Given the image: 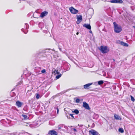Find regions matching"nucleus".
<instances>
[{
	"label": "nucleus",
	"mask_w": 135,
	"mask_h": 135,
	"mask_svg": "<svg viewBox=\"0 0 135 135\" xmlns=\"http://www.w3.org/2000/svg\"><path fill=\"white\" fill-rule=\"evenodd\" d=\"M55 96H53L51 98H52V99H54L55 98Z\"/></svg>",
	"instance_id": "31"
},
{
	"label": "nucleus",
	"mask_w": 135,
	"mask_h": 135,
	"mask_svg": "<svg viewBox=\"0 0 135 135\" xmlns=\"http://www.w3.org/2000/svg\"><path fill=\"white\" fill-rule=\"evenodd\" d=\"M121 44L122 45H123L125 46L128 47V44L125 43L122 41L121 42Z\"/></svg>",
	"instance_id": "14"
},
{
	"label": "nucleus",
	"mask_w": 135,
	"mask_h": 135,
	"mask_svg": "<svg viewBox=\"0 0 135 135\" xmlns=\"http://www.w3.org/2000/svg\"><path fill=\"white\" fill-rule=\"evenodd\" d=\"M118 131L119 132H120L121 133H123L124 132L123 129L121 128H119L118 129Z\"/></svg>",
	"instance_id": "16"
},
{
	"label": "nucleus",
	"mask_w": 135,
	"mask_h": 135,
	"mask_svg": "<svg viewBox=\"0 0 135 135\" xmlns=\"http://www.w3.org/2000/svg\"><path fill=\"white\" fill-rule=\"evenodd\" d=\"M69 9L70 12L74 14L77 13L78 11V10L74 8L73 7H71L69 8Z\"/></svg>",
	"instance_id": "3"
},
{
	"label": "nucleus",
	"mask_w": 135,
	"mask_h": 135,
	"mask_svg": "<svg viewBox=\"0 0 135 135\" xmlns=\"http://www.w3.org/2000/svg\"><path fill=\"white\" fill-rule=\"evenodd\" d=\"M17 106L18 108L20 107L23 104V103L19 101H17L16 103Z\"/></svg>",
	"instance_id": "7"
},
{
	"label": "nucleus",
	"mask_w": 135,
	"mask_h": 135,
	"mask_svg": "<svg viewBox=\"0 0 135 135\" xmlns=\"http://www.w3.org/2000/svg\"><path fill=\"white\" fill-rule=\"evenodd\" d=\"M61 75L62 74H61L58 75L56 76V78L57 79H59L61 76Z\"/></svg>",
	"instance_id": "22"
},
{
	"label": "nucleus",
	"mask_w": 135,
	"mask_h": 135,
	"mask_svg": "<svg viewBox=\"0 0 135 135\" xmlns=\"http://www.w3.org/2000/svg\"><path fill=\"white\" fill-rule=\"evenodd\" d=\"M78 126H80V127H82V126H83L82 125H79V124H78Z\"/></svg>",
	"instance_id": "30"
},
{
	"label": "nucleus",
	"mask_w": 135,
	"mask_h": 135,
	"mask_svg": "<svg viewBox=\"0 0 135 135\" xmlns=\"http://www.w3.org/2000/svg\"><path fill=\"white\" fill-rule=\"evenodd\" d=\"M83 106L85 109L88 110L90 109V107L88 104L85 102H83Z\"/></svg>",
	"instance_id": "6"
},
{
	"label": "nucleus",
	"mask_w": 135,
	"mask_h": 135,
	"mask_svg": "<svg viewBox=\"0 0 135 135\" xmlns=\"http://www.w3.org/2000/svg\"><path fill=\"white\" fill-rule=\"evenodd\" d=\"M114 118L117 120L120 119V117L118 115L115 114L114 115Z\"/></svg>",
	"instance_id": "12"
},
{
	"label": "nucleus",
	"mask_w": 135,
	"mask_h": 135,
	"mask_svg": "<svg viewBox=\"0 0 135 135\" xmlns=\"http://www.w3.org/2000/svg\"><path fill=\"white\" fill-rule=\"evenodd\" d=\"M79 34V32H77L76 33V34L77 35H78Z\"/></svg>",
	"instance_id": "32"
},
{
	"label": "nucleus",
	"mask_w": 135,
	"mask_h": 135,
	"mask_svg": "<svg viewBox=\"0 0 135 135\" xmlns=\"http://www.w3.org/2000/svg\"><path fill=\"white\" fill-rule=\"evenodd\" d=\"M28 28V25L27 23L25 24V26L24 27V28L25 29H27Z\"/></svg>",
	"instance_id": "21"
},
{
	"label": "nucleus",
	"mask_w": 135,
	"mask_h": 135,
	"mask_svg": "<svg viewBox=\"0 0 135 135\" xmlns=\"http://www.w3.org/2000/svg\"><path fill=\"white\" fill-rule=\"evenodd\" d=\"M83 26L88 29L90 30L91 28V26L89 24H85Z\"/></svg>",
	"instance_id": "11"
},
{
	"label": "nucleus",
	"mask_w": 135,
	"mask_h": 135,
	"mask_svg": "<svg viewBox=\"0 0 135 135\" xmlns=\"http://www.w3.org/2000/svg\"><path fill=\"white\" fill-rule=\"evenodd\" d=\"M36 98L37 99H38L40 98L41 97L40 95L38 94V93L36 94Z\"/></svg>",
	"instance_id": "20"
},
{
	"label": "nucleus",
	"mask_w": 135,
	"mask_h": 135,
	"mask_svg": "<svg viewBox=\"0 0 135 135\" xmlns=\"http://www.w3.org/2000/svg\"><path fill=\"white\" fill-rule=\"evenodd\" d=\"M130 96L131 98V100L133 102H134L135 101V99L131 95Z\"/></svg>",
	"instance_id": "24"
},
{
	"label": "nucleus",
	"mask_w": 135,
	"mask_h": 135,
	"mask_svg": "<svg viewBox=\"0 0 135 135\" xmlns=\"http://www.w3.org/2000/svg\"><path fill=\"white\" fill-rule=\"evenodd\" d=\"M90 33H92V32L91 31H90Z\"/></svg>",
	"instance_id": "33"
},
{
	"label": "nucleus",
	"mask_w": 135,
	"mask_h": 135,
	"mask_svg": "<svg viewBox=\"0 0 135 135\" xmlns=\"http://www.w3.org/2000/svg\"><path fill=\"white\" fill-rule=\"evenodd\" d=\"M48 12L46 11H44L41 12V13L40 16L42 18L47 15Z\"/></svg>",
	"instance_id": "8"
},
{
	"label": "nucleus",
	"mask_w": 135,
	"mask_h": 135,
	"mask_svg": "<svg viewBox=\"0 0 135 135\" xmlns=\"http://www.w3.org/2000/svg\"><path fill=\"white\" fill-rule=\"evenodd\" d=\"M96 115L97 116H98V115Z\"/></svg>",
	"instance_id": "35"
},
{
	"label": "nucleus",
	"mask_w": 135,
	"mask_h": 135,
	"mask_svg": "<svg viewBox=\"0 0 135 135\" xmlns=\"http://www.w3.org/2000/svg\"><path fill=\"white\" fill-rule=\"evenodd\" d=\"M72 112L73 113H74L76 114H78L79 113L78 110L77 109H75L74 111H73Z\"/></svg>",
	"instance_id": "15"
},
{
	"label": "nucleus",
	"mask_w": 135,
	"mask_h": 135,
	"mask_svg": "<svg viewBox=\"0 0 135 135\" xmlns=\"http://www.w3.org/2000/svg\"><path fill=\"white\" fill-rule=\"evenodd\" d=\"M99 50L102 52V53L103 54L107 53L109 51V49L108 48L107 46H101Z\"/></svg>",
	"instance_id": "2"
},
{
	"label": "nucleus",
	"mask_w": 135,
	"mask_h": 135,
	"mask_svg": "<svg viewBox=\"0 0 135 135\" xmlns=\"http://www.w3.org/2000/svg\"><path fill=\"white\" fill-rule=\"evenodd\" d=\"M22 116L23 117L24 119H28V117L26 115L22 114Z\"/></svg>",
	"instance_id": "17"
},
{
	"label": "nucleus",
	"mask_w": 135,
	"mask_h": 135,
	"mask_svg": "<svg viewBox=\"0 0 135 135\" xmlns=\"http://www.w3.org/2000/svg\"><path fill=\"white\" fill-rule=\"evenodd\" d=\"M77 24H79L80 23L82 20V18L81 15H77Z\"/></svg>",
	"instance_id": "5"
},
{
	"label": "nucleus",
	"mask_w": 135,
	"mask_h": 135,
	"mask_svg": "<svg viewBox=\"0 0 135 135\" xmlns=\"http://www.w3.org/2000/svg\"><path fill=\"white\" fill-rule=\"evenodd\" d=\"M24 28H22V29H21V30H22V31H23L25 34H26V33H27V31H27V32H24Z\"/></svg>",
	"instance_id": "27"
},
{
	"label": "nucleus",
	"mask_w": 135,
	"mask_h": 135,
	"mask_svg": "<svg viewBox=\"0 0 135 135\" xmlns=\"http://www.w3.org/2000/svg\"><path fill=\"white\" fill-rule=\"evenodd\" d=\"M57 114H58L59 112V110L58 108H57Z\"/></svg>",
	"instance_id": "29"
},
{
	"label": "nucleus",
	"mask_w": 135,
	"mask_h": 135,
	"mask_svg": "<svg viewBox=\"0 0 135 135\" xmlns=\"http://www.w3.org/2000/svg\"><path fill=\"white\" fill-rule=\"evenodd\" d=\"M67 118H69L68 117V115H67Z\"/></svg>",
	"instance_id": "34"
},
{
	"label": "nucleus",
	"mask_w": 135,
	"mask_h": 135,
	"mask_svg": "<svg viewBox=\"0 0 135 135\" xmlns=\"http://www.w3.org/2000/svg\"><path fill=\"white\" fill-rule=\"evenodd\" d=\"M112 3H121L123 2L122 0H112L109 1Z\"/></svg>",
	"instance_id": "4"
},
{
	"label": "nucleus",
	"mask_w": 135,
	"mask_h": 135,
	"mask_svg": "<svg viewBox=\"0 0 135 135\" xmlns=\"http://www.w3.org/2000/svg\"><path fill=\"white\" fill-rule=\"evenodd\" d=\"M75 98L76 99L75 100V102L77 103H79L80 102V99H79L77 98Z\"/></svg>",
	"instance_id": "23"
},
{
	"label": "nucleus",
	"mask_w": 135,
	"mask_h": 135,
	"mask_svg": "<svg viewBox=\"0 0 135 135\" xmlns=\"http://www.w3.org/2000/svg\"><path fill=\"white\" fill-rule=\"evenodd\" d=\"M89 133L90 134H91L92 135H98V133L94 130L90 131H89Z\"/></svg>",
	"instance_id": "10"
},
{
	"label": "nucleus",
	"mask_w": 135,
	"mask_h": 135,
	"mask_svg": "<svg viewBox=\"0 0 135 135\" xmlns=\"http://www.w3.org/2000/svg\"><path fill=\"white\" fill-rule=\"evenodd\" d=\"M71 116L73 118H74V116H73V114H69V116Z\"/></svg>",
	"instance_id": "26"
},
{
	"label": "nucleus",
	"mask_w": 135,
	"mask_h": 135,
	"mask_svg": "<svg viewBox=\"0 0 135 135\" xmlns=\"http://www.w3.org/2000/svg\"><path fill=\"white\" fill-rule=\"evenodd\" d=\"M73 129V131L74 132H76V131H77L76 130L75 128H74Z\"/></svg>",
	"instance_id": "28"
},
{
	"label": "nucleus",
	"mask_w": 135,
	"mask_h": 135,
	"mask_svg": "<svg viewBox=\"0 0 135 135\" xmlns=\"http://www.w3.org/2000/svg\"><path fill=\"white\" fill-rule=\"evenodd\" d=\"M49 135H57V132L54 130L50 131L48 133Z\"/></svg>",
	"instance_id": "9"
},
{
	"label": "nucleus",
	"mask_w": 135,
	"mask_h": 135,
	"mask_svg": "<svg viewBox=\"0 0 135 135\" xmlns=\"http://www.w3.org/2000/svg\"><path fill=\"white\" fill-rule=\"evenodd\" d=\"M113 23L114 32L117 33L120 32L122 31L121 26L117 24L115 22H113Z\"/></svg>",
	"instance_id": "1"
},
{
	"label": "nucleus",
	"mask_w": 135,
	"mask_h": 135,
	"mask_svg": "<svg viewBox=\"0 0 135 135\" xmlns=\"http://www.w3.org/2000/svg\"><path fill=\"white\" fill-rule=\"evenodd\" d=\"M46 72V70L45 69H43L41 71V72L42 73H45Z\"/></svg>",
	"instance_id": "25"
},
{
	"label": "nucleus",
	"mask_w": 135,
	"mask_h": 135,
	"mask_svg": "<svg viewBox=\"0 0 135 135\" xmlns=\"http://www.w3.org/2000/svg\"><path fill=\"white\" fill-rule=\"evenodd\" d=\"M104 82L103 80H100L98 82V84L99 85L102 84Z\"/></svg>",
	"instance_id": "19"
},
{
	"label": "nucleus",
	"mask_w": 135,
	"mask_h": 135,
	"mask_svg": "<svg viewBox=\"0 0 135 135\" xmlns=\"http://www.w3.org/2000/svg\"><path fill=\"white\" fill-rule=\"evenodd\" d=\"M53 73H54V74H59V73L55 69H54V70L53 71Z\"/></svg>",
	"instance_id": "18"
},
{
	"label": "nucleus",
	"mask_w": 135,
	"mask_h": 135,
	"mask_svg": "<svg viewBox=\"0 0 135 135\" xmlns=\"http://www.w3.org/2000/svg\"><path fill=\"white\" fill-rule=\"evenodd\" d=\"M92 84V83H89L85 85H84V88L85 89H86L89 86H90Z\"/></svg>",
	"instance_id": "13"
}]
</instances>
